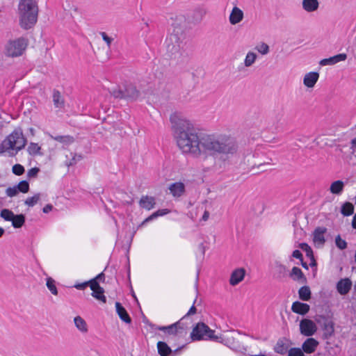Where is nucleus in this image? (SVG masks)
Instances as JSON below:
<instances>
[{
	"label": "nucleus",
	"instance_id": "obj_1",
	"mask_svg": "<svg viewBox=\"0 0 356 356\" xmlns=\"http://www.w3.org/2000/svg\"><path fill=\"white\" fill-rule=\"evenodd\" d=\"M170 121L177 146L184 153L196 157L202 154L218 153L221 154L220 159L225 161L238 150V145L233 138L203 134L190 120L180 118L177 113L170 115Z\"/></svg>",
	"mask_w": 356,
	"mask_h": 356
},
{
	"label": "nucleus",
	"instance_id": "obj_2",
	"mask_svg": "<svg viewBox=\"0 0 356 356\" xmlns=\"http://www.w3.org/2000/svg\"><path fill=\"white\" fill-rule=\"evenodd\" d=\"M38 6L35 0H19L17 8L19 24L24 30L32 29L38 21Z\"/></svg>",
	"mask_w": 356,
	"mask_h": 356
},
{
	"label": "nucleus",
	"instance_id": "obj_3",
	"mask_svg": "<svg viewBox=\"0 0 356 356\" xmlns=\"http://www.w3.org/2000/svg\"><path fill=\"white\" fill-rule=\"evenodd\" d=\"M191 338L192 341L209 340L227 346L228 344V339H226L222 334L220 336L216 335L215 331L202 322L197 323L193 327L191 333Z\"/></svg>",
	"mask_w": 356,
	"mask_h": 356
},
{
	"label": "nucleus",
	"instance_id": "obj_4",
	"mask_svg": "<svg viewBox=\"0 0 356 356\" xmlns=\"http://www.w3.org/2000/svg\"><path fill=\"white\" fill-rule=\"evenodd\" d=\"M28 45L27 39L21 37L15 40H9L4 47V54L8 57H17L23 54Z\"/></svg>",
	"mask_w": 356,
	"mask_h": 356
},
{
	"label": "nucleus",
	"instance_id": "obj_5",
	"mask_svg": "<svg viewBox=\"0 0 356 356\" xmlns=\"http://www.w3.org/2000/svg\"><path fill=\"white\" fill-rule=\"evenodd\" d=\"M22 138V129L14 130L9 134L0 144V155L7 152L8 156L13 157L17 154L15 149L16 146V140Z\"/></svg>",
	"mask_w": 356,
	"mask_h": 356
},
{
	"label": "nucleus",
	"instance_id": "obj_6",
	"mask_svg": "<svg viewBox=\"0 0 356 356\" xmlns=\"http://www.w3.org/2000/svg\"><path fill=\"white\" fill-rule=\"evenodd\" d=\"M143 322L148 325L152 329L163 331L168 333L169 335L177 336L179 334V329H182V327H179L180 322H176L167 326L156 325L149 322L147 319L144 320Z\"/></svg>",
	"mask_w": 356,
	"mask_h": 356
},
{
	"label": "nucleus",
	"instance_id": "obj_7",
	"mask_svg": "<svg viewBox=\"0 0 356 356\" xmlns=\"http://www.w3.org/2000/svg\"><path fill=\"white\" fill-rule=\"evenodd\" d=\"M110 93L114 98L131 102L138 99L140 96V90H112Z\"/></svg>",
	"mask_w": 356,
	"mask_h": 356
},
{
	"label": "nucleus",
	"instance_id": "obj_8",
	"mask_svg": "<svg viewBox=\"0 0 356 356\" xmlns=\"http://www.w3.org/2000/svg\"><path fill=\"white\" fill-rule=\"evenodd\" d=\"M317 327L315 323L307 318H303L300 323V333L306 337H311L315 334Z\"/></svg>",
	"mask_w": 356,
	"mask_h": 356
},
{
	"label": "nucleus",
	"instance_id": "obj_9",
	"mask_svg": "<svg viewBox=\"0 0 356 356\" xmlns=\"http://www.w3.org/2000/svg\"><path fill=\"white\" fill-rule=\"evenodd\" d=\"M298 248L305 252L306 256L310 259V267L313 268L314 272H316L317 270V261L315 259L312 248L307 243H299Z\"/></svg>",
	"mask_w": 356,
	"mask_h": 356
},
{
	"label": "nucleus",
	"instance_id": "obj_10",
	"mask_svg": "<svg viewBox=\"0 0 356 356\" xmlns=\"http://www.w3.org/2000/svg\"><path fill=\"white\" fill-rule=\"evenodd\" d=\"M352 285V281L349 278H342L337 282L336 289L340 295L345 296L349 293Z\"/></svg>",
	"mask_w": 356,
	"mask_h": 356
},
{
	"label": "nucleus",
	"instance_id": "obj_11",
	"mask_svg": "<svg viewBox=\"0 0 356 356\" xmlns=\"http://www.w3.org/2000/svg\"><path fill=\"white\" fill-rule=\"evenodd\" d=\"M178 40L179 38L176 35H170L169 38H166L165 44L168 53L173 55L179 51V44L177 43Z\"/></svg>",
	"mask_w": 356,
	"mask_h": 356
},
{
	"label": "nucleus",
	"instance_id": "obj_12",
	"mask_svg": "<svg viewBox=\"0 0 356 356\" xmlns=\"http://www.w3.org/2000/svg\"><path fill=\"white\" fill-rule=\"evenodd\" d=\"M319 343L314 338H307L302 345V350L305 353L311 354L316 351Z\"/></svg>",
	"mask_w": 356,
	"mask_h": 356
},
{
	"label": "nucleus",
	"instance_id": "obj_13",
	"mask_svg": "<svg viewBox=\"0 0 356 356\" xmlns=\"http://www.w3.org/2000/svg\"><path fill=\"white\" fill-rule=\"evenodd\" d=\"M289 275L291 280L299 283L306 284L307 282L306 276L298 267H293Z\"/></svg>",
	"mask_w": 356,
	"mask_h": 356
},
{
	"label": "nucleus",
	"instance_id": "obj_14",
	"mask_svg": "<svg viewBox=\"0 0 356 356\" xmlns=\"http://www.w3.org/2000/svg\"><path fill=\"white\" fill-rule=\"evenodd\" d=\"M310 309V306L305 302L295 301L291 305V311L296 314L305 316Z\"/></svg>",
	"mask_w": 356,
	"mask_h": 356
},
{
	"label": "nucleus",
	"instance_id": "obj_15",
	"mask_svg": "<svg viewBox=\"0 0 356 356\" xmlns=\"http://www.w3.org/2000/svg\"><path fill=\"white\" fill-rule=\"evenodd\" d=\"M347 58L346 54L342 53L334 55L327 58H323L320 60L319 64L321 65H332L340 61H343Z\"/></svg>",
	"mask_w": 356,
	"mask_h": 356
},
{
	"label": "nucleus",
	"instance_id": "obj_16",
	"mask_svg": "<svg viewBox=\"0 0 356 356\" xmlns=\"http://www.w3.org/2000/svg\"><path fill=\"white\" fill-rule=\"evenodd\" d=\"M245 275V270L243 268H237L234 270L230 276L229 284L232 286H236L241 282Z\"/></svg>",
	"mask_w": 356,
	"mask_h": 356
},
{
	"label": "nucleus",
	"instance_id": "obj_17",
	"mask_svg": "<svg viewBox=\"0 0 356 356\" xmlns=\"http://www.w3.org/2000/svg\"><path fill=\"white\" fill-rule=\"evenodd\" d=\"M243 19V12L237 6H234L229 15V20L231 24L235 25L241 22Z\"/></svg>",
	"mask_w": 356,
	"mask_h": 356
},
{
	"label": "nucleus",
	"instance_id": "obj_18",
	"mask_svg": "<svg viewBox=\"0 0 356 356\" xmlns=\"http://www.w3.org/2000/svg\"><path fill=\"white\" fill-rule=\"evenodd\" d=\"M115 310L119 316V318L126 323H131V318L129 315L128 312L125 309V308L122 305V304L119 302H115Z\"/></svg>",
	"mask_w": 356,
	"mask_h": 356
},
{
	"label": "nucleus",
	"instance_id": "obj_19",
	"mask_svg": "<svg viewBox=\"0 0 356 356\" xmlns=\"http://www.w3.org/2000/svg\"><path fill=\"white\" fill-rule=\"evenodd\" d=\"M156 204L155 198L152 196L143 195L139 201V205L141 208L148 211L154 208Z\"/></svg>",
	"mask_w": 356,
	"mask_h": 356
},
{
	"label": "nucleus",
	"instance_id": "obj_20",
	"mask_svg": "<svg viewBox=\"0 0 356 356\" xmlns=\"http://www.w3.org/2000/svg\"><path fill=\"white\" fill-rule=\"evenodd\" d=\"M319 77V74L317 72H310L305 74L303 83L305 86L309 88L314 87Z\"/></svg>",
	"mask_w": 356,
	"mask_h": 356
},
{
	"label": "nucleus",
	"instance_id": "obj_21",
	"mask_svg": "<svg viewBox=\"0 0 356 356\" xmlns=\"http://www.w3.org/2000/svg\"><path fill=\"white\" fill-rule=\"evenodd\" d=\"M205 12L201 8H196L192 13L187 14V18L189 22L197 24L201 22Z\"/></svg>",
	"mask_w": 356,
	"mask_h": 356
},
{
	"label": "nucleus",
	"instance_id": "obj_22",
	"mask_svg": "<svg viewBox=\"0 0 356 356\" xmlns=\"http://www.w3.org/2000/svg\"><path fill=\"white\" fill-rule=\"evenodd\" d=\"M327 232L325 227H317L313 233V241L314 243H319L323 245L325 242L324 234Z\"/></svg>",
	"mask_w": 356,
	"mask_h": 356
},
{
	"label": "nucleus",
	"instance_id": "obj_23",
	"mask_svg": "<svg viewBox=\"0 0 356 356\" xmlns=\"http://www.w3.org/2000/svg\"><path fill=\"white\" fill-rule=\"evenodd\" d=\"M287 341L285 337L279 339L274 346V351L280 355H285L289 350V345L286 343Z\"/></svg>",
	"mask_w": 356,
	"mask_h": 356
},
{
	"label": "nucleus",
	"instance_id": "obj_24",
	"mask_svg": "<svg viewBox=\"0 0 356 356\" xmlns=\"http://www.w3.org/2000/svg\"><path fill=\"white\" fill-rule=\"evenodd\" d=\"M169 190L174 197H180L185 192V186L181 182H175L170 186Z\"/></svg>",
	"mask_w": 356,
	"mask_h": 356
},
{
	"label": "nucleus",
	"instance_id": "obj_25",
	"mask_svg": "<svg viewBox=\"0 0 356 356\" xmlns=\"http://www.w3.org/2000/svg\"><path fill=\"white\" fill-rule=\"evenodd\" d=\"M323 330L324 331L323 338L324 339H329L334 334V323L331 320H328V321L323 323Z\"/></svg>",
	"mask_w": 356,
	"mask_h": 356
},
{
	"label": "nucleus",
	"instance_id": "obj_26",
	"mask_svg": "<svg viewBox=\"0 0 356 356\" xmlns=\"http://www.w3.org/2000/svg\"><path fill=\"white\" fill-rule=\"evenodd\" d=\"M54 105L59 109L63 108L65 106V99L59 90H54L52 95Z\"/></svg>",
	"mask_w": 356,
	"mask_h": 356
},
{
	"label": "nucleus",
	"instance_id": "obj_27",
	"mask_svg": "<svg viewBox=\"0 0 356 356\" xmlns=\"http://www.w3.org/2000/svg\"><path fill=\"white\" fill-rule=\"evenodd\" d=\"M302 4L303 9L309 13L316 10L319 6L318 0H302Z\"/></svg>",
	"mask_w": 356,
	"mask_h": 356
},
{
	"label": "nucleus",
	"instance_id": "obj_28",
	"mask_svg": "<svg viewBox=\"0 0 356 356\" xmlns=\"http://www.w3.org/2000/svg\"><path fill=\"white\" fill-rule=\"evenodd\" d=\"M283 117L284 110L282 108H277V109L273 110L270 114V118L274 124H278L282 120Z\"/></svg>",
	"mask_w": 356,
	"mask_h": 356
},
{
	"label": "nucleus",
	"instance_id": "obj_29",
	"mask_svg": "<svg viewBox=\"0 0 356 356\" xmlns=\"http://www.w3.org/2000/svg\"><path fill=\"white\" fill-rule=\"evenodd\" d=\"M344 188V183L341 180L333 181L330 187V191L332 194L341 195Z\"/></svg>",
	"mask_w": 356,
	"mask_h": 356
},
{
	"label": "nucleus",
	"instance_id": "obj_30",
	"mask_svg": "<svg viewBox=\"0 0 356 356\" xmlns=\"http://www.w3.org/2000/svg\"><path fill=\"white\" fill-rule=\"evenodd\" d=\"M158 353L161 356H169L172 350L170 347L164 341L157 343Z\"/></svg>",
	"mask_w": 356,
	"mask_h": 356
},
{
	"label": "nucleus",
	"instance_id": "obj_31",
	"mask_svg": "<svg viewBox=\"0 0 356 356\" xmlns=\"http://www.w3.org/2000/svg\"><path fill=\"white\" fill-rule=\"evenodd\" d=\"M299 298L302 301H309L312 298V292L308 286H302L298 290Z\"/></svg>",
	"mask_w": 356,
	"mask_h": 356
},
{
	"label": "nucleus",
	"instance_id": "obj_32",
	"mask_svg": "<svg viewBox=\"0 0 356 356\" xmlns=\"http://www.w3.org/2000/svg\"><path fill=\"white\" fill-rule=\"evenodd\" d=\"M74 322L76 327L81 332H88V325L86 321L81 316H77L74 317Z\"/></svg>",
	"mask_w": 356,
	"mask_h": 356
},
{
	"label": "nucleus",
	"instance_id": "obj_33",
	"mask_svg": "<svg viewBox=\"0 0 356 356\" xmlns=\"http://www.w3.org/2000/svg\"><path fill=\"white\" fill-rule=\"evenodd\" d=\"M12 225L15 229L21 228L26 222V216L24 214L20 213V214H15V217H13V220H11Z\"/></svg>",
	"mask_w": 356,
	"mask_h": 356
},
{
	"label": "nucleus",
	"instance_id": "obj_34",
	"mask_svg": "<svg viewBox=\"0 0 356 356\" xmlns=\"http://www.w3.org/2000/svg\"><path fill=\"white\" fill-rule=\"evenodd\" d=\"M341 213L343 216H350L354 213V206L351 202H346L341 208Z\"/></svg>",
	"mask_w": 356,
	"mask_h": 356
},
{
	"label": "nucleus",
	"instance_id": "obj_35",
	"mask_svg": "<svg viewBox=\"0 0 356 356\" xmlns=\"http://www.w3.org/2000/svg\"><path fill=\"white\" fill-rule=\"evenodd\" d=\"M41 147L35 143H30L27 147V152L31 156H35L36 155H43V153L40 152Z\"/></svg>",
	"mask_w": 356,
	"mask_h": 356
},
{
	"label": "nucleus",
	"instance_id": "obj_36",
	"mask_svg": "<svg viewBox=\"0 0 356 356\" xmlns=\"http://www.w3.org/2000/svg\"><path fill=\"white\" fill-rule=\"evenodd\" d=\"M104 289L100 286L99 289L96 290H93L91 295L92 297H94L95 299L102 301L104 303L106 302V298L104 295Z\"/></svg>",
	"mask_w": 356,
	"mask_h": 356
},
{
	"label": "nucleus",
	"instance_id": "obj_37",
	"mask_svg": "<svg viewBox=\"0 0 356 356\" xmlns=\"http://www.w3.org/2000/svg\"><path fill=\"white\" fill-rule=\"evenodd\" d=\"M56 141L64 143L66 145L71 144L74 143V138L73 136L66 135V136H56L55 137H52Z\"/></svg>",
	"mask_w": 356,
	"mask_h": 356
},
{
	"label": "nucleus",
	"instance_id": "obj_38",
	"mask_svg": "<svg viewBox=\"0 0 356 356\" xmlns=\"http://www.w3.org/2000/svg\"><path fill=\"white\" fill-rule=\"evenodd\" d=\"M46 285L52 294H58V290L55 284V280L53 278L50 277H47Z\"/></svg>",
	"mask_w": 356,
	"mask_h": 356
},
{
	"label": "nucleus",
	"instance_id": "obj_39",
	"mask_svg": "<svg viewBox=\"0 0 356 356\" xmlns=\"http://www.w3.org/2000/svg\"><path fill=\"white\" fill-rule=\"evenodd\" d=\"M16 146L15 147V149L17 153L24 148L25 145L27 143V139L24 136L23 133L22 132V138L16 140Z\"/></svg>",
	"mask_w": 356,
	"mask_h": 356
},
{
	"label": "nucleus",
	"instance_id": "obj_40",
	"mask_svg": "<svg viewBox=\"0 0 356 356\" xmlns=\"http://www.w3.org/2000/svg\"><path fill=\"white\" fill-rule=\"evenodd\" d=\"M0 216L5 220L11 222L13 217H15V214L12 211L8 209H3L1 211Z\"/></svg>",
	"mask_w": 356,
	"mask_h": 356
},
{
	"label": "nucleus",
	"instance_id": "obj_41",
	"mask_svg": "<svg viewBox=\"0 0 356 356\" xmlns=\"http://www.w3.org/2000/svg\"><path fill=\"white\" fill-rule=\"evenodd\" d=\"M257 58V54L253 52H248L244 60V64L246 67L251 66Z\"/></svg>",
	"mask_w": 356,
	"mask_h": 356
},
{
	"label": "nucleus",
	"instance_id": "obj_42",
	"mask_svg": "<svg viewBox=\"0 0 356 356\" xmlns=\"http://www.w3.org/2000/svg\"><path fill=\"white\" fill-rule=\"evenodd\" d=\"M40 194L36 193L32 197L26 199L24 204L29 207H33L40 200Z\"/></svg>",
	"mask_w": 356,
	"mask_h": 356
},
{
	"label": "nucleus",
	"instance_id": "obj_43",
	"mask_svg": "<svg viewBox=\"0 0 356 356\" xmlns=\"http://www.w3.org/2000/svg\"><path fill=\"white\" fill-rule=\"evenodd\" d=\"M19 192L26 193L29 191V183L26 180L21 181L17 185H16Z\"/></svg>",
	"mask_w": 356,
	"mask_h": 356
},
{
	"label": "nucleus",
	"instance_id": "obj_44",
	"mask_svg": "<svg viewBox=\"0 0 356 356\" xmlns=\"http://www.w3.org/2000/svg\"><path fill=\"white\" fill-rule=\"evenodd\" d=\"M276 270L277 272V278H282L286 276V267L282 264H276Z\"/></svg>",
	"mask_w": 356,
	"mask_h": 356
},
{
	"label": "nucleus",
	"instance_id": "obj_45",
	"mask_svg": "<svg viewBox=\"0 0 356 356\" xmlns=\"http://www.w3.org/2000/svg\"><path fill=\"white\" fill-rule=\"evenodd\" d=\"M335 244H336V246L339 249V250H345L346 248H347V242L342 239L341 238V236L339 234L336 236L335 238Z\"/></svg>",
	"mask_w": 356,
	"mask_h": 356
},
{
	"label": "nucleus",
	"instance_id": "obj_46",
	"mask_svg": "<svg viewBox=\"0 0 356 356\" xmlns=\"http://www.w3.org/2000/svg\"><path fill=\"white\" fill-rule=\"evenodd\" d=\"M287 353V356H305L300 348H291Z\"/></svg>",
	"mask_w": 356,
	"mask_h": 356
},
{
	"label": "nucleus",
	"instance_id": "obj_47",
	"mask_svg": "<svg viewBox=\"0 0 356 356\" xmlns=\"http://www.w3.org/2000/svg\"><path fill=\"white\" fill-rule=\"evenodd\" d=\"M12 171L15 175L20 176L24 173L25 169L21 164L17 163L13 166Z\"/></svg>",
	"mask_w": 356,
	"mask_h": 356
},
{
	"label": "nucleus",
	"instance_id": "obj_48",
	"mask_svg": "<svg viewBox=\"0 0 356 356\" xmlns=\"http://www.w3.org/2000/svg\"><path fill=\"white\" fill-rule=\"evenodd\" d=\"M256 49L262 55H266L269 52V46L261 42L259 45L257 46Z\"/></svg>",
	"mask_w": 356,
	"mask_h": 356
},
{
	"label": "nucleus",
	"instance_id": "obj_49",
	"mask_svg": "<svg viewBox=\"0 0 356 356\" xmlns=\"http://www.w3.org/2000/svg\"><path fill=\"white\" fill-rule=\"evenodd\" d=\"M83 159L81 154H74L72 159L70 160L69 163H66V165L68 166H72L77 163L78 161H81Z\"/></svg>",
	"mask_w": 356,
	"mask_h": 356
},
{
	"label": "nucleus",
	"instance_id": "obj_50",
	"mask_svg": "<svg viewBox=\"0 0 356 356\" xmlns=\"http://www.w3.org/2000/svg\"><path fill=\"white\" fill-rule=\"evenodd\" d=\"M6 195L9 197H14L17 195L19 191L16 186L13 187H8L6 191Z\"/></svg>",
	"mask_w": 356,
	"mask_h": 356
},
{
	"label": "nucleus",
	"instance_id": "obj_51",
	"mask_svg": "<svg viewBox=\"0 0 356 356\" xmlns=\"http://www.w3.org/2000/svg\"><path fill=\"white\" fill-rule=\"evenodd\" d=\"M88 282V286L90 287V289L93 291V290H96L99 289L101 286L99 285V282L96 281V279H91L89 281H87Z\"/></svg>",
	"mask_w": 356,
	"mask_h": 356
},
{
	"label": "nucleus",
	"instance_id": "obj_52",
	"mask_svg": "<svg viewBox=\"0 0 356 356\" xmlns=\"http://www.w3.org/2000/svg\"><path fill=\"white\" fill-rule=\"evenodd\" d=\"M39 172L40 168L37 167L32 168L30 170H29L27 172V177L29 178L36 177Z\"/></svg>",
	"mask_w": 356,
	"mask_h": 356
},
{
	"label": "nucleus",
	"instance_id": "obj_53",
	"mask_svg": "<svg viewBox=\"0 0 356 356\" xmlns=\"http://www.w3.org/2000/svg\"><path fill=\"white\" fill-rule=\"evenodd\" d=\"M100 35L103 40L106 43L107 46L110 47L113 39L109 37L105 32H100Z\"/></svg>",
	"mask_w": 356,
	"mask_h": 356
},
{
	"label": "nucleus",
	"instance_id": "obj_54",
	"mask_svg": "<svg viewBox=\"0 0 356 356\" xmlns=\"http://www.w3.org/2000/svg\"><path fill=\"white\" fill-rule=\"evenodd\" d=\"M314 319L318 324H321L322 326L323 325L324 323L328 321L327 317L324 315H316Z\"/></svg>",
	"mask_w": 356,
	"mask_h": 356
},
{
	"label": "nucleus",
	"instance_id": "obj_55",
	"mask_svg": "<svg viewBox=\"0 0 356 356\" xmlns=\"http://www.w3.org/2000/svg\"><path fill=\"white\" fill-rule=\"evenodd\" d=\"M157 218L156 215L154 214V213H152L150 216H149L147 218H145L140 225H138L137 229L143 227V225H145L146 223L154 220Z\"/></svg>",
	"mask_w": 356,
	"mask_h": 356
},
{
	"label": "nucleus",
	"instance_id": "obj_56",
	"mask_svg": "<svg viewBox=\"0 0 356 356\" xmlns=\"http://www.w3.org/2000/svg\"><path fill=\"white\" fill-rule=\"evenodd\" d=\"M189 95V92L188 90H182L181 94H179V101L184 102H188L190 100L189 98H188V96Z\"/></svg>",
	"mask_w": 356,
	"mask_h": 356
},
{
	"label": "nucleus",
	"instance_id": "obj_57",
	"mask_svg": "<svg viewBox=\"0 0 356 356\" xmlns=\"http://www.w3.org/2000/svg\"><path fill=\"white\" fill-rule=\"evenodd\" d=\"M185 318V317L184 316L182 318H181L179 321H178L177 322H180V325H179V327H182V329H179V334H186V330L188 328V326L186 325H185L182 321Z\"/></svg>",
	"mask_w": 356,
	"mask_h": 356
},
{
	"label": "nucleus",
	"instance_id": "obj_58",
	"mask_svg": "<svg viewBox=\"0 0 356 356\" xmlns=\"http://www.w3.org/2000/svg\"><path fill=\"white\" fill-rule=\"evenodd\" d=\"M154 213L156 215V218H158L159 216H165V215L169 213L170 210L168 209H159Z\"/></svg>",
	"mask_w": 356,
	"mask_h": 356
},
{
	"label": "nucleus",
	"instance_id": "obj_59",
	"mask_svg": "<svg viewBox=\"0 0 356 356\" xmlns=\"http://www.w3.org/2000/svg\"><path fill=\"white\" fill-rule=\"evenodd\" d=\"M291 256L297 259H299L300 261L303 259V255L299 250H293Z\"/></svg>",
	"mask_w": 356,
	"mask_h": 356
},
{
	"label": "nucleus",
	"instance_id": "obj_60",
	"mask_svg": "<svg viewBox=\"0 0 356 356\" xmlns=\"http://www.w3.org/2000/svg\"><path fill=\"white\" fill-rule=\"evenodd\" d=\"M88 286V282H84L83 283H77L74 285V287H75L78 290H84L87 286Z\"/></svg>",
	"mask_w": 356,
	"mask_h": 356
},
{
	"label": "nucleus",
	"instance_id": "obj_61",
	"mask_svg": "<svg viewBox=\"0 0 356 356\" xmlns=\"http://www.w3.org/2000/svg\"><path fill=\"white\" fill-rule=\"evenodd\" d=\"M195 301H196V299L194 300V302L193 304L195 303ZM197 312V309L196 307H195L194 305H193L191 308L189 309L188 312H187V314L184 316V317L186 318V316H189V315H192V314H195Z\"/></svg>",
	"mask_w": 356,
	"mask_h": 356
},
{
	"label": "nucleus",
	"instance_id": "obj_62",
	"mask_svg": "<svg viewBox=\"0 0 356 356\" xmlns=\"http://www.w3.org/2000/svg\"><path fill=\"white\" fill-rule=\"evenodd\" d=\"M94 279H96V281L97 282L101 281L104 282L105 281V275L104 272H102L99 274H98L95 277H94Z\"/></svg>",
	"mask_w": 356,
	"mask_h": 356
},
{
	"label": "nucleus",
	"instance_id": "obj_63",
	"mask_svg": "<svg viewBox=\"0 0 356 356\" xmlns=\"http://www.w3.org/2000/svg\"><path fill=\"white\" fill-rule=\"evenodd\" d=\"M53 209V206L50 204H47L44 206L42 209V211L44 213H48L49 211H51Z\"/></svg>",
	"mask_w": 356,
	"mask_h": 356
},
{
	"label": "nucleus",
	"instance_id": "obj_64",
	"mask_svg": "<svg viewBox=\"0 0 356 356\" xmlns=\"http://www.w3.org/2000/svg\"><path fill=\"white\" fill-rule=\"evenodd\" d=\"M124 89L128 90V89H136V86L129 83V84H124Z\"/></svg>",
	"mask_w": 356,
	"mask_h": 356
}]
</instances>
